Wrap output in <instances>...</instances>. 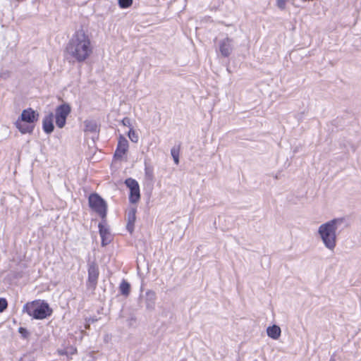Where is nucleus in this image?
Returning a JSON list of instances; mask_svg holds the SVG:
<instances>
[{"mask_svg":"<svg viewBox=\"0 0 361 361\" xmlns=\"http://www.w3.org/2000/svg\"><path fill=\"white\" fill-rule=\"evenodd\" d=\"M84 126L85 132L96 133L97 131L98 125L94 120H85Z\"/></svg>","mask_w":361,"mask_h":361,"instance_id":"nucleus-16","label":"nucleus"},{"mask_svg":"<svg viewBox=\"0 0 361 361\" xmlns=\"http://www.w3.org/2000/svg\"><path fill=\"white\" fill-rule=\"evenodd\" d=\"M126 185L130 189L129 200L131 203H136L140 198L138 183L133 179L128 178L125 181Z\"/></svg>","mask_w":361,"mask_h":361,"instance_id":"nucleus-7","label":"nucleus"},{"mask_svg":"<svg viewBox=\"0 0 361 361\" xmlns=\"http://www.w3.org/2000/svg\"><path fill=\"white\" fill-rule=\"evenodd\" d=\"M344 222V219L336 218L321 224L318 228V234L326 248L334 251L336 246L338 227Z\"/></svg>","mask_w":361,"mask_h":361,"instance_id":"nucleus-2","label":"nucleus"},{"mask_svg":"<svg viewBox=\"0 0 361 361\" xmlns=\"http://www.w3.org/2000/svg\"><path fill=\"white\" fill-rule=\"evenodd\" d=\"M53 114L50 113L49 115L46 116L43 119V130L47 134H50L54 130V126L53 124Z\"/></svg>","mask_w":361,"mask_h":361,"instance_id":"nucleus-12","label":"nucleus"},{"mask_svg":"<svg viewBox=\"0 0 361 361\" xmlns=\"http://www.w3.org/2000/svg\"><path fill=\"white\" fill-rule=\"evenodd\" d=\"M88 279L86 283L87 288L94 290L97 285L99 278V267L95 262L88 264Z\"/></svg>","mask_w":361,"mask_h":361,"instance_id":"nucleus-5","label":"nucleus"},{"mask_svg":"<svg viewBox=\"0 0 361 361\" xmlns=\"http://www.w3.org/2000/svg\"><path fill=\"white\" fill-rule=\"evenodd\" d=\"M70 113H71V106L68 104H61L56 109V112H55L56 125L59 128H62L65 126L66 122V118Z\"/></svg>","mask_w":361,"mask_h":361,"instance_id":"nucleus-6","label":"nucleus"},{"mask_svg":"<svg viewBox=\"0 0 361 361\" xmlns=\"http://www.w3.org/2000/svg\"><path fill=\"white\" fill-rule=\"evenodd\" d=\"M118 5L122 8H127L133 4V0H118Z\"/></svg>","mask_w":361,"mask_h":361,"instance_id":"nucleus-21","label":"nucleus"},{"mask_svg":"<svg viewBox=\"0 0 361 361\" xmlns=\"http://www.w3.org/2000/svg\"><path fill=\"white\" fill-rule=\"evenodd\" d=\"M119 290L123 295L128 296L130 292V284L126 280H123L120 284Z\"/></svg>","mask_w":361,"mask_h":361,"instance_id":"nucleus-18","label":"nucleus"},{"mask_svg":"<svg viewBox=\"0 0 361 361\" xmlns=\"http://www.w3.org/2000/svg\"><path fill=\"white\" fill-rule=\"evenodd\" d=\"M23 311L36 319H45L49 317L53 312L47 302L40 300L27 302L23 306Z\"/></svg>","mask_w":361,"mask_h":361,"instance_id":"nucleus-3","label":"nucleus"},{"mask_svg":"<svg viewBox=\"0 0 361 361\" xmlns=\"http://www.w3.org/2000/svg\"><path fill=\"white\" fill-rule=\"evenodd\" d=\"M128 136L131 142L137 143L139 140L138 134L134 130L133 128H130Z\"/></svg>","mask_w":361,"mask_h":361,"instance_id":"nucleus-19","label":"nucleus"},{"mask_svg":"<svg viewBox=\"0 0 361 361\" xmlns=\"http://www.w3.org/2000/svg\"><path fill=\"white\" fill-rule=\"evenodd\" d=\"M39 114H37L33 109L31 108H28L27 109H24L20 115V117L18 118L20 121L23 122H26L28 123H32L35 121L37 120Z\"/></svg>","mask_w":361,"mask_h":361,"instance_id":"nucleus-10","label":"nucleus"},{"mask_svg":"<svg viewBox=\"0 0 361 361\" xmlns=\"http://www.w3.org/2000/svg\"><path fill=\"white\" fill-rule=\"evenodd\" d=\"M145 176L149 180H152L153 179V178H154L153 169L151 167L146 166L145 169Z\"/></svg>","mask_w":361,"mask_h":361,"instance_id":"nucleus-22","label":"nucleus"},{"mask_svg":"<svg viewBox=\"0 0 361 361\" xmlns=\"http://www.w3.org/2000/svg\"><path fill=\"white\" fill-rule=\"evenodd\" d=\"M121 123L124 126H127V127H129V128H133L132 126H131L130 119L128 117L123 118L122 119V121H121Z\"/></svg>","mask_w":361,"mask_h":361,"instance_id":"nucleus-25","label":"nucleus"},{"mask_svg":"<svg viewBox=\"0 0 361 361\" xmlns=\"http://www.w3.org/2000/svg\"><path fill=\"white\" fill-rule=\"evenodd\" d=\"M68 351V355H75L76 353H77V350L75 348H73V347H70L68 348H67V350Z\"/></svg>","mask_w":361,"mask_h":361,"instance_id":"nucleus-27","label":"nucleus"},{"mask_svg":"<svg viewBox=\"0 0 361 361\" xmlns=\"http://www.w3.org/2000/svg\"><path fill=\"white\" fill-rule=\"evenodd\" d=\"M288 0H276V6L281 10H284L286 8V2Z\"/></svg>","mask_w":361,"mask_h":361,"instance_id":"nucleus-24","label":"nucleus"},{"mask_svg":"<svg viewBox=\"0 0 361 361\" xmlns=\"http://www.w3.org/2000/svg\"><path fill=\"white\" fill-rule=\"evenodd\" d=\"M155 293L154 292H147V299H146V307L147 309H154L155 304Z\"/></svg>","mask_w":361,"mask_h":361,"instance_id":"nucleus-17","label":"nucleus"},{"mask_svg":"<svg viewBox=\"0 0 361 361\" xmlns=\"http://www.w3.org/2000/svg\"><path fill=\"white\" fill-rule=\"evenodd\" d=\"M58 352H59V353L60 355H68V350H59Z\"/></svg>","mask_w":361,"mask_h":361,"instance_id":"nucleus-28","label":"nucleus"},{"mask_svg":"<svg viewBox=\"0 0 361 361\" xmlns=\"http://www.w3.org/2000/svg\"><path fill=\"white\" fill-rule=\"evenodd\" d=\"M181 361H186V360H181Z\"/></svg>","mask_w":361,"mask_h":361,"instance_id":"nucleus-31","label":"nucleus"},{"mask_svg":"<svg viewBox=\"0 0 361 361\" xmlns=\"http://www.w3.org/2000/svg\"><path fill=\"white\" fill-rule=\"evenodd\" d=\"M276 179H278L279 178V176L277 175L275 176L274 177Z\"/></svg>","mask_w":361,"mask_h":361,"instance_id":"nucleus-30","label":"nucleus"},{"mask_svg":"<svg viewBox=\"0 0 361 361\" xmlns=\"http://www.w3.org/2000/svg\"><path fill=\"white\" fill-rule=\"evenodd\" d=\"M25 123L26 122H23L20 121V119H18L15 123V126L23 134L32 133L33 130V126Z\"/></svg>","mask_w":361,"mask_h":361,"instance_id":"nucleus-14","label":"nucleus"},{"mask_svg":"<svg viewBox=\"0 0 361 361\" xmlns=\"http://www.w3.org/2000/svg\"><path fill=\"white\" fill-rule=\"evenodd\" d=\"M18 332L21 334L23 338H27L29 336V332L27 330L23 327H20L18 329Z\"/></svg>","mask_w":361,"mask_h":361,"instance_id":"nucleus-26","label":"nucleus"},{"mask_svg":"<svg viewBox=\"0 0 361 361\" xmlns=\"http://www.w3.org/2000/svg\"><path fill=\"white\" fill-rule=\"evenodd\" d=\"M8 303L5 298H0V312H3L7 307Z\"/></svg>","mask_w":361,"mask_h":361,"instance_id":"nucleus-23","label":"nucleus"},{"mask_svg":"<svg viewBox=\"0 0 361 361\" xmlns=\"http://www.w3.org/2000/svg\"><path fill=\"white\" fill-rule=\"evenodd\" d=\"M93 49L89 35L82 29L75 32L66 47L68 56L78 63L87 60L92 55Z\"/></svg>","mask_w":361,"mask_h":361,"instance_id":"nucleus-1","label":"nucleus"},{"mask_svg":"<svg viewBox=\"0 0 361 361\" xmlns=\"http://www.w3.org/2000/svg\"><path fill=\"white\" fill-rule=\"evenodd\" d=\"M88 200L90 208L102 218H105L106 216V204L105 201L97 194L90 195Z\"/></svg>","mask_w":361,"mask_h":361,"instance_id":"nucleus-4","label":"nucleus"},{"mask_svg":"<svg viewBox=\"0 0 361 361\" xmlns=\"http://www.w3.org/2000/svg\"><path fill=\"white\" fill-rule=\"evenodd\" d=\"M281 329L279 326L277 325H273V326H269L267 329V335L273 338V339H278L280 336H281Z\"/></svg>","mask_w":361,"mask_h":361,"instance_id":"nucleus-15","label":"nucleus"},{"mask_svg":"<svg viewBox=\"0 0 361 361\" xmlns=\"http://www.w3.org/2000/svg\"><path fill=\"white\" fill-rule=\"evenodd\" d=\"M136 209L133 208L130 209L127 214V230L132 233L134 231V225L136 220Z\"/></svg>","mask_w":361,"mask_h":361,"instance_id":"nucleus-11","label":"nucleus"},{"mask_svg":"<svg viewBox=\"0 0 361 361\" xmlns=\"http://www.w3.org/2000/svg\"><path fill=\"white\" fill-rule=\"evenodd\" d=\"M219 52L223 57H228L234 50V41L228 37L219 41Z\"/></svg>","mask_w":361,"mask_h":361,"instance_id":"nucleus-8","label":"nucleus"},{"mask_svg":"<svg viewBox=\"0 0 361 361\" xmlns=\"http://www.w3.org/2000/svg\"><path fill=\"white\" fill-rule=\"evenodd\" d=\"M179 153L180 149L178 147H173L171 150V156L173 157V161L176 164L179 163Z\"/></svg>","mask_w":361,"mask_h":361,"instance_id":"nucleus-20","label":"nucleus"},{"mask_svg":"<svg viewBox=\"0 0 361 361\" xmlns=\"http://www.w3.org/2000/svg\"><path fill=\"white\" fill-rule=\"evenodd\" d=\"M128 149V142L124 136L121 135L119 136L117 147L114 153V157L116 159H121L123 156L127 152Z\"/></svg>","mask_w":361,"mask_h":361,"instance_id":"nucleus-9","label":"nucleus"},{"mask_svg":"<svg viewBox=\"0 0 361 361\" xmlns=\"http://www.w3.org/2000/svg\"><path fill=\"white\" fill-rule=\"evenodd\" d=\"M329 361H336L334 357H331Z\"/></svg>","mask_w":361,"mask_h":361,"instance_id":"nucleus-29","label":"nucleus"},{"mask_svg":"<svg viewBox=\"0 0 361 361\" xmlns=\"http://www.w3.org/2000/svg\"><path fill=\"white\" fill-rule=\"evenodd\" d=\"M99 234L102 238V244L103 246L106 245L111 241V235L106 228H105L102 224H99Z\"/></svg>","mask_w":361,"mask_h":361,"instance_id":"nucleus-13","label":"nucleus"}]
</instances>
